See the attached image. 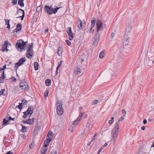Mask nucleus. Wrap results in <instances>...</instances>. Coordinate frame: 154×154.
Wrapping results in <instances>:
<instances>
[{
    "mask_svg": "<svg viewBox=\"0 0 154 154\" xmlns=\"http://www.w3.org/2000/svg\"><path fill=\"white\" fill-rule=\"evenodd\" d=\"M27 44V42H24L23 40L21 39L17 41L16 46L18 51L21 52L25 50Z\"/></svg>",
    "mask_w": 154,
    "mask_h": 154,
    "instance_id": "nucleus-1",
    "label": "nucleus"
},
{
    "mask_svg": "<svg viewBox=\"0 0 154 154\" xmlns=\"http://www.w3.org/2000/svg\"><path fill=\"white\" fill-rule=\"evenodd\" d=\"M56 105L57 107V113L58 115H61L63 112L62 108V101L60 100H57Z\"/></svg>",
    "mask_w": 154,
    "mask_h": 154,
    "instance_id": "nucleus-2",
    "label": "nucleus"
},
{
    "mask_svg": "<svg viewBox=\"0 0 154 154\" xmlns=\"http://www.w3.org/2000/svg\"><path fill=\"white\" fill-rule=\"evenodd\" d=\"M34 107L32 106H29L28 109L26 111L23 112L24 114L22 116V118L23 119H25L28 115L30 117L33 113V112Z\"/></svg>",
    "mask_w": 154,
    "mask_h": 154,
    "instance_id": "nucleus-3",
    "label": "nucleus"
},
{
    "mask_svg": "<svg viewBox=\"0 0 154 154\" xmlns=\"http://www.w3.org/2000/svg\"><path fill=\"white\" fill-rule=\"evenodd\" d=\"M59 8H54L49 6H46L44 8V10L48 14H51L53 13L55 14L57 12V10Z\"/></svg>",
    "mask_w": 154,
    "mask_h": 154,
    "instance_id": "nucleus-4",
    "label": "nucleus"
},
{
    "mask_svg": "<svg viewBox=\"0 0 154 154\" xmlns=\"http://www.w3.org/2000/svg\"><path fill=\"white\" fill-rule=\"evenodd\" d=\"M20 87L21 89L25 91H28L29 87L27 83L24 80L22 81L19 84Z\"/></svg>",
    "mask_w": 154,
    "mask_h": 154,
    "instance_id": "nucleus-5",
    "label": "nucleus"
},
{
    "mask_svg": "<svg viewBox=\"0 0 154 154\" xmlns=\"http://www.w3.org/2000/svg\"><path fill=\"white\" fill-rule=\"evenodd\" d=\"M33 44L32 43L29 45L27 50V53L26 54V57L27 58H32L33 54V51H32Z\"/></svg>",
    "mask_w": 154,
    "mask_h": 154,
    "instance_id": "nucleus-6",
    "label": "nucleus"
},
{
    "mask_svg": "<svg viewBox=\"0 0 154 154\" xmlns=\"http://www.w3.org/2000/svg\"><path fill=\"white\" fill-rule=\"evenodd\" d=\"M11 46V43L8 42V41H5L4 42V44L2 47L1 50L2 51L4 52L5 50H6V52H7V51L9 50L8 48L9 47V46Z\"/></svg>",
    "mask_w": 154,
    "mask_h": 154,
    "instance_id": "nucleus-7",
    "label": "nucleus"
},
{
    "mask_svg": "<svg viewBox=\"0 0 154 154\" xmlns=\"http://www.w3.org/2000/svg\"><path fill=\"white\" fill-rule=\"evenodd\" d=\"M25 61L26 59H25V58H20L18 62L16 63L14 68L17 70L18 67L23 64Z\"/></svg>",
    "mask_w": 154,
    "mask_h": 154,
    "instance_id": "nucleus-8",
    "label": "nucleus"
},
{
    "mask_svg": "<svg viewBox=\"0 0 154 154\" xmlns=\"http://www.w3.org/2000/svg\"><path fill=\"white\" fill-rule=\"evenodd\" d=\"M119 134V130L112 129L111 133L112 140H114Z\"/></svg>",
    "mask_w": 154,
    "mask_h": 154,
    "instance_id": "nucleus-9",
    "label": "nucleus"
},
{
    "mask_svg": "<svg viewBox=\"0 0 154 154\" xmlns=\"http://www.w3.org/2000/svg\"><path fill=\"white\" fill-rule=\"evenodd\" d=\"M77 66L82 67V66H85L86 64V61H85L82 58H78L76 62Z\"/></svg>",
    "mask_w": 154,
    "mask_h": 154,
    "instance_id": "nucleus-10",
    "label": "nucleus"
},
{
    "mask_svg": "<svg viewBox=\"0 0 154 154\" xmlns=\"http://www.w3.org/2000/svg\"><path fill=\"white\" fill-rule=\"evenodd\" d=\"M66 32L69 37V39L71 41L72 40L73 38V35L71 27H68L67 28Z\"/></svg>",
    "mask_w": 154,
    "mask_h": 154,
    "instance_id": "nucleus-11",
    "label": "nucleus"
},
{
    "mask_svg": "<svg viewBox=\"0 0 154 154\" xmlns=\"http://www.w3.org/2000/svg\"><path fill=\"white\" fill-rule=\"evenodd\" d=\"M96 24L97 26V32H98L102 29L103 24L100 21L98 20L97 21Z\"/></svg>",
    "mask_w": 154,
    "mask_h": 154,
    "instance_id": "nucleus-12",
    "label": "nucleus"
},
{
    "mask_svg": "<svg viewBox=\"0 0 154 154\" xmlns=\"http://www.w3.org/2000/svg\"><path fill=\"white\" fill-rule=\"evenodd\" d=\"M99 40V36L98 35H95L92 39L93 44L95 45L97 44V42Z\"/></svg>",
    "mask_w": 154,
    "mask_h": 154,
    "instance_id": "nucleus-13",
    "label": "nucleus"
},
{
    "mask_svg": "<svg viewBox=\"0 0 154 154\" xmlns=\"http://www.w3.org/2000/svg\"><path fill=\"white\" fill-rule=\"evenodd\" d=\"M38 122H37L36 123L35 126V128L33 130V132L35 133L36 132V131H40V129L41 128V126H39L38 125Z\"/></svg>",
    "mask_w": 154,
    "mask_h": 154,
    "instance_id": "nucleus-14",
    "label": "nucleus"
},
{
    "mask_svg": "<svg viewBox=\"0 0 154 154\" xmlns=\"http://www.w3.org/2000/svg\"><path fill=\"white\" fill-rule=\"evenodd\" d=\"M2 77H0V82L1 83H3L4 82V79H5V72L4 71H3L2 75Z\"/></svg>",
    "mask_w": 154,
    "mask_h": 154,
    "instance_id": "nucleus-15",
    "label": "nucleus"
},
{
    "mask_svg": "<svg viewBox=\"0 0 154 154\" xmlns=\"http://www.w3.org/2000/svg\"><path fill=\"white\" fill-rule=\"evenodd\" d=\"M21 24L20 23L18 24L17 25V27L16 29L14 30V32H17L21 29Z\"/></svg>",
    "mask_w": 154,
    "mask_h": 154,
    "instance_id": "nucleus-16",
    "label": "nucleus"
},
{
    "mask_svg": "<svg viewBox=\"0 0 154 154\" xmlns=\"http://www.w3.org/2000/svg\"><path fill=\"white\" fill-rule=\"evenodd\" d=\"M22 11V15L21 16L20 15V16H17L16 17L17 18H20V17H21V20H23V18H24V16H25V13H24V11L23 10H22L21 9H19V11Z\"/></svg>",
    "mask_w": 154,
    "mask_h": 154,
    "instance_id": "nucleus-17",
    "label": "nucleus"
},
{
    "mask_svg": "<svg viewBox=\"0 0 154 154\" xmlns=\"http://www.w3.org/2000/svg\"><path fill=\"white\" fill-rule=\"evenodd\" d=\"M119 122H116L113 129L119 130Z\"/></svg>",
    "mask_w": 154,
    "mask_h": 154,
    "instance_id": "nucleus-18",
    "label": "nucleus"
},
{
    "mask_svg": "<svg viewBox=\"0 0 154 154\" xmlns=\"http://www.w3.org/2000/svg\"><path fill=\"white\" fill-rule=\"evenodd\" d=\"M35 119L34 118H33L32 119H30V118L28 119L27 120L28 122V124L32 125V124H33L34 123V120H35Z\"/></svg>",
    "mask_w": 154,
    "mask_h": 154,
    "instance_id": "nucleus-19",
    "label": "nucleus"
},
{
    "mask_svg": "<svg viewBox=\"0 0 154 154\" xmlns=\"http://www.w3.org/2000/svg\"><path fill=\"white\" fill-rule=\"evenodd\" d=\"M130 40V38L129 37H126L124 41V43L125 46L128 45Z\"/></svg>",
    "mask_w": 154,
    "mask_h": 154,
    "instance_id": "nucleus-20",
    "label": "nucleus"
},
{
    "mask_svg": "<svg viewBox=\"0 0 154 154\" xmlns=\"http://www.w3.org/2000/svg\"><path fill=\"white\" fill-rule=\"evenodd\" d=\"M78 26L79 27V29H82V26H83L82 24V22L81 20H79L78 22Z\"/></svg>",
    "mask_w": 154,
    "mask_h": 154,
    "instance_id": "nucleus-21",
    "label": "nucleus"
},
{
    "mask_svg": "<svg viewBox=\"0 0 154 154\" xmlns=\"http://www.w3.org/2000/svg\"><path fill=\"white\" fill-rule=\"evenodd\" d=\"M47 150V148L44 147L41 148V152L42 154H45Z\"/></svg>",
    "mask_w": 154,
    "mask_h": 154,
    "instance_id": "nucleus-22",
    "label": "nucleus"
},
{
    "mask_svg": "<svg viewBox=\"0 0 154 154\" xmlns=\"http://www.w3.org/2000/svg\"><path fill=\"white\" fill-rule=\"evenodd\" d=\"M7 94V92L5 91V89H1V90L0 91V95H3L4 96H5Z\"/></svg>",
    "mask_w": 154,
    "mask_h": 154,
    "instance_id": "nucleus-23",
    "label": "nucleus"
},
{
    "mask_svg": "<svg viewBox=\"0 0 154 154\" xmlns=\"http://www.w3.org/2000/svg\"><path fill=\"white\" fill-rule=\"evenodd\" d=\"M96 22V19L94 18H93L91 19V26L92 27H94L95 25V24Z\"/></svg>",
    "mask_w": 154,
    "mask_h": 154,
    "instance_id": "nucleus-24",
    "label": "nucleus"
},
{
    "mask_svg": "<svg viewBox=\"0 0 154 154\" xmlns=\"http://www.w3.org/2000/svg\"><path fill=\"white\" fill-rule=\"evenodd\" d=\"M46 85L47 86H49L51 85V80L49 79H47L45 81Z\"/></svg>",
    "mask_w": 154,
    "mask_h": 154,
    "instance_id": "nucleus-25",
    "label": "nucleus"
},
{
    "mask_svg": "<svg viewBox=\"0 0 154 154\" xmlns=\"http://www.w3.org/2000/svg\"><path fill=\"white\" fill-rule=\"evenodd\" d=\"M22 129L21 130V131H22L23 132H27V127L23 125H22Z\"/></svg>",
    "mask_w": 154,
    "mask_h": 154,
    "instance_id": "nucleus-26",
    "label": "nucleus"
},
{
    "mask_svg": "<svg viewBox=\"0 0 154 154\" xmlns=\"http://www.w3.org/2000/svg\"><path fill=\"white\" fill-rule=\"evenodd\" d=\"M7 118L8 117L6 116V117L3 119V125H5L8 124V122H9V120H8V119H7Z\"/></svg>",
    "mask_w": 154,
    "mask_h": 154,
    "instance_id": "nucleus-27",
    "label": "nucleus"
},
{
    "mask_svg": "<svg viewBox=\"0 0 154 154\" xmlns=\"http://www.w3.org/2000/svg\"><path fill=\"white\" fill-rule=\"evenodd\" d=\"M24 0H18V4L20 5L21 7H23L24 6V4L23 2Z\"/></svg>",
    "mask_w": 154,
    "mask_h": 154,
    "instance_id": "nucleus-28",
    "label": "nucleus"
},
{
    "mask_svg": "<svg viewBox=\"0 0 154 154\" xmlns=\"http://www.w3.org/2000/svg\"><path fill=\"white\" fill-rule=\"evenodd\" d=\"M38 63L37 62H35V63L34 66V69L35 70L37 71L38 69Z\"/></svg>",
    "mask_w": 154,
    "mask_h": 154,
    "instance_id": "nucleus-29",
    "label": "nucleus"
},
{
    "mask_svg": "<svg viewBox=\"0 0 154 154\" xmlns=\"http://www.w3.org/2000/svg\"><path fill=\"white\" fill-rule=\"evenodd\" d=\"M93 27H91V26L90 27L89 29H88V31L89 33H91L93 34L94 32V29H93Z\"/></svg>",
    "mask_w": 154,
    "mask_h": 154,
    "instance_id": "nucleus-30",
    "label": "nucleus"
},
{
    "mask_svg": "<svg viewBox=\"0 0 154 154\" xmlns=\"http://www.w3.org/2000/svg\"><path fill=\"white\" fill-rule=\"evenodd\" d=\"M5 24L8 25L7 28L8 29H10V24H9V20L8 19L6 20L5 19Z\"/></svg>",
    "mask_w": 154,
    "mask_h": 154,
    "instance_id": "nucleus-31",
    "label": "nucleus"
},
{
    "mask_svg": "<svg viewBox=\"0 0 154 154\" xmlns=\"http://www.w3.org/2000/svg\"><path fill=\"white\" fill-rule=\"evenodd\" d=\"M131 24H130V25H129L128 26H127L126 28V32H127V33L128 32H129L131 31Z\"/></svg>",
    "mask_w": 154,
    "mask_h": 154,
    "instance_id": "nucleus-32",
    "label": "nucleus"
},
{
    "mask_svg": "<svg viewBox=\"0 0 154 154\" xmlns=\"http://www.w3.org/2000/svg\"><path fill=\"white\" fill-rule=\"evenodd\" d=\"M105 52V51L103 50L100 53L99 55V58H103L104 57Z\"/></svg>",
    "mask_w": 154,
    "mask_h": 154,
    "instance_id": "nucleus-33",
    "label": "nucleus"
},
{
    "mask_svg": "<svg viewBox=\"0 0 154 154\" xmlns=\"http://www.w3.org/2000/svg\"><path fill=\"white\" fill-rule=\"evenodd\" d=\"M23 106V103H19V105H17L16 106V108H18L20 109V110H21V109H22Z\"/></svg>",
    "mask_w": 154,
    "mask_h": 154,
    "instance_id": "nucleus-34",
    "label": "nucleus"
},
{
    "mask_svg": "<svg viewBox=\"0 0 154 154\" xmlns=\"http://www.w3.org/2000/svg\"><path fill=\"white\" fill-rule=\"evenodd\" d=\"M81 66H76V68H77V72L78 73H80L81 72V68L80 67Z\"/></svg>",
    "mask_w": 154,
    "mask_h": 154,
    "instance_id": "nucleus-35",
    "label": "nucleus"
},
{
    "mask_svg": "<svg viewBox=\"0 0 154 154\" xmlns=\"http://www.w3.org/2000/svg\"><path fill=\"white\" fill-rule=\"evenodd\" d=\"M90 123H89L88 122L87 123L85 128L86 131H89V127L90 126Z\"/></svg>",
    "mask_w": 154,
    "mask_h": 154,
    "instance_id": "nucleus-36",
    "label": "nucleus"
},
{
    "mask_svg": "<svg viewBox=\"0 0 154 154\" xmlns=\"http://www.w3.org/2000/svg\"><path fill=\"white\" fill-rule=\"evenodd\" d=\"M53 138V137L52 135L50 137H48V138L47 139V142L50 143L52 140Z\"/></svg>",
    "mask_w": 154,
    "mask_h": 154,
    "instance_id": "nucleus-37",
    "label": "nucleus"
},
{
    "mask_svg": "<svg viewBox=\"0 0 154 154\" xmlns=\"http://www.w3.org/2000/svg\"><path fill=\"white\" fill-rule=\"evenodd\" d=\"M49 93V91L48 90H46L45 91V92L44 94V95L45 97H47L48 96Z\"/></svg>",
    "mask_w": 154,
    "mask_h": 154,
    "instance_id": "nucleus-38",
    "label": "nucleus"
},
{
    "mask_svg": "<svg viewBox=\"0 0 154 154\" xmlns=\"http://www.w3.org/2000/svg\"><path fill=\"white\" fill-rule=\"evenodd\" d=\"M42 6H38L36 9V11L37 12H39L40 11V10L42 9Z\"/></svg>",
    "mask_w": 154,
    "mask_h": 154,
    "instance_id": "nucleus-39",
    "label": "nucleus"
},
{
    "mask_svg": "<svg viewBox=\"0 0 154 154\" xmlns=\"http://www.w3.org/2000/svg\"><path fill=\"white\" fill-rule=\"evenodd\" d=\"M49 143L48 142H44V145L45 146V147L46 148L49 145Z\"/></svg>",
    "mask_w": 154,
    "mask_h": 154,
    "instance_id": "nucleus-40",
    "label": "nucleus"
},
{
    "mask_svg": "<svg viewBox=\"0 0 154 154\" xmlns=\"http://www.w3.org/2000/svg\"><path fill=\"white\" fill-rule=\"evenodd\" d=\"M50 154H57V152L55 150H53L51 152Z\"/></svg>",
    "mask_w": 154,
    "mask_h": 154,
    "instance_id": "nucleus-41",
    "label": "nucleus"
},
{
    "mask_svg": "<svg viewBox=\"0 0 154 154\" xmlns=\"http://www.w3.org/2000/svg\"><path fill=\"white\" fill-rule=\"evenodd\" d=\"M27 102V101L25 100H22V102L21 103H23V106L25 105L26 103Z\"/></svg>",
    "mask_w": 154,
    "mask_h": 154,
    "instance_id": "nucleus-42",
    "label": "nucleus"
},
{
    "mask_svg": "<svg viewBox=\"0 0 154 154\" xmlns=\"http://www.w3.org/2000/svg\"><path fill=\"white\" fill-rule=\"evenodd\" d=\"M97 133L95 134L94 136H93L92 139V140L91 141V143H92L93 141V140L95 139V137L97 136Z\"/></svg>",
    "mask_w": 154,
    "mask_h": 154,
    "instance_id": "nucleus-43",
    "label": "nucleus"
},
{
    "mask_svg": "<svg viewBox=\"0 0 154 154\" xmlns=\"http://www.w3.org/2000/svg\"><path fill=\"white\" fill-rule=\"evenodd\" d=\"M20 136L21 138H22L23 139H25L26 138V136L24 134H21L20 135Z\"/></svg>",
    "mask_w": 154,
    "mask_h": 154,
    "instance_id": "nucleus-44",
    "label": "nucleus"
},
{
    "mask_svg": "<svg viewBox=\"0 0 154 154\" xmlns=\"http://www.w3.org/2000/svg\"><path fill=\"white\" fill-rule=\"evenodd\" d=\"M66 43L68 45H71V43L68 40H66Z\"/></svg>",
    "mask_w": 154,
    "mask_h": 154,
    "instance_id": "nucleus-45",
    "label": "nucleus"
},
{
    "mask_svg": "<svg viewBox=\"0 0 154 154\" xmlns=\"http://www.w3.org/2000/svg\"><path fill=\"white\" fill-rule=\"evenodd\" d=\"M12 3L13 5H15L17 4V0H12Z\"/></svg>",
    "mask_w": 154,
    "mask_h": 154,
    "instance_id": "nucleus-46",
    "label": "nucleus"
},
{
    "mask_svg": "<svg viewBox=\"0 0 154 154\" xmlns=\"http://www.w3.org/2000/svg\"><path fill=\"white\" fill-rule=\"evenodd\" d=\"M11 79L12 80V81L13 82H16L17 79L14 76L12 77Z\"/></svg>",
    "mask_w": 154,
    "mask_h": 154,
    "instance_id": "nucleus-47",
    "label": "nucleus"
},
{
    "mask_svg": "<svg viewBox=\"0 0 154 154\" xmlns=\"http://www.w3.org/2000/svg\"><path fill=\"white\" fill-rule=\"evenodd\" d=\"M14 118H12L10 116H9L8 118V120H9V122L11 120H14Z\"/></svg>",
    "mask_w": 154,
    "mask_h": 154,
    "instance_id": "nucleus-48",
    "label": "nucleus"
},
{
    "mask_svg": "<svg viewBox=\"0 0 154 154\" xmlns=\"http://www.w3.org/2000/svg\"><path fill=\"white\" fill-rule=\"evenodd\" d=\"M52 134V131H49L48 134L47 136L49 137V136H51Z\"/></svg>",
    "mask_w": 154,
    "mask_h": 154,
    "instance_id": "nucleus-49",
    "label": "nucleus"
},
{
    "mask_svg": "<svg viewBox=\"0 0 154 154\" xmlns=\"http://www.w3.org/2000/svg\"><path fill=\"white\" fill-rule=\"evenodd\" d=\"M124 119V116H122L121 117L119 120V121L118 122H121L122 121L123 119Z\"/></svg>",
    "mask_w": 154,
    "mask_h": 154,
    "instance_id": "nucleus-50",
    "label": "nucleus"
},
{
    "mask_svg": "<svg viewBox=\"0 0 154 154\" xmlns=\"http://www.w3.org/2000/svg\"><path fill=\"white\" fill-rule=\"evenodd\" d=\"M63 51V48H62L61 47H59L58 49V51L57 52H59L60 51Z\"/></svg>",
    "mask_w": 154,
    "mask_h": 154,
    "instance_id": "nucleus-51",
    "label": "nucleus"
},
{
    "mask_svg": "<svg viewBox=\"0 0 154 154\" xmlns=\"http://www.w3.org/2000/svg\"><path fill=\"white\" fill-rule=\"evenodd\" d=\"M113 120H109V124L110 125H111L113 123Z\"/></svg>",
    "mask_w": 154,
    "mask_h": 154,
    "instance_id": "nucleus-52",
    "label": "nucleus"
},
{
    "mask_svg": "<svg viewBox=\"0 0 154 154\" xmlns=\"http://www.w3.org/2000/svg\"><path fill=\"white\" fill-rule=\"evenodd\" d=\"M62 51H60L59 52H57V54L59 56H61L62 54Z\"/></svg>",
    "mask_w": 154,
    "mask_h": 154,
    "instance_id": "nucleus-53",
    "label": "nucleus"
},
{
    "mask_svg": "<svg viewBox=\"0 0 154 154\" xmlns=\"http://www.w3.org/2000/svg\"><path fill=\"white\" fill-rule=\"evenodd\" d=\"M122 113L124 115V116H125L126 114V111L125 109H123L122 110Z\"/></svg>",
    "mask_w": 154,
    "mask_h": 154,
    "instance_id": "nucleus-54",
    "label": "nucleus"
},
{
    "mask_svg": "<svg viewBox=\"0 0 154 154\" xmlns=\"http://www.w3.org/2000/svg\"><path fill=\"white\" fill-rule=\"evenodd\" d=\"M115 32H112L111 34V37L112 38H113L114 36H115Z\"/></svg>",
    "mask_w": 154,
    "mask_h": 154,
    "instance_id": "nucleus-55",
    "label": "nucleus"
},
{
    "mask_svg": "<svg viewBox=\"0 0 154 154\" xmlns=\"http://www.w3.org/2000/svg\"><path fill=\"white\" fill-rule=\"evenodd\" d=\"M77 121H76V120L75 121H74L73 122V124L75 125H76L78 123V122H77Z\"/></svg>",
    "mask_w": 154,
    "mask_h": 154,
    "instance_id": "nucleus-56",
    "label": "nucleus"
},
{
    "mask_svg": "<svg viewBox=\"0 0 154 154\" xmlns=\"http://www.w3.org/2000/svg\"><path fill=\"white\" fill-rule=\"evenodd\" d=\"M22 122L24 124L27 123V124H28V122L27 120H26L25 121L23 120L22 121Z\"/></svg>",
    "mask_w": 154,
    "mask_h": 154,
    "instance_id": "nucleus-57",
    "label": "nucleus"
},
{
    "mask_svg": "<svg viewBox=\"0 0 154 154\" xmlns=\"http://www.w3.org/2000/svg\"><path fill=\"white\" fill-rule=\"evenodd\" d=\"M103 148L102 147V146L99 149V150L98 151V153H100V151L102 150L103 149Z\"/></svg>",
    "mask_w": 154,
    "mask_h": 154,
    "instance_id": "nucleus-58",
    "label": "nucleus"
},
{
    "mask_svg": "<svg viewBox=\"0 0 154 154\" xmlns=\"http://www.w3.org/2000/svg\"><path fill=\"white\" fill-rule=\"evenodd\" d=\"M62 63V61L61 60H60V61L58 63V66H60Z\"/></svg>",
    "mask_w": 154,
    "mask_h": 154,
    "instance_id": "nucleus-59",
    "label": "nucleus"
},
{
    "mask_svg": "<svg viewBox=\"0 0 154 154\" xmlns=\"http://www.w3.org/2000/svg\"><path fill=\"white\" fill-rule=\"evenodd\" d=\"M29 147L31 149H32L33 148V145L32 143L30 144Z\"/></svg>",
    "mask_w": 154,
    "mask_h": 154,
    "instance_id": "nucleus-60",
    "label": "nucleus"
},
{
    "mask_svg": "<svg viewBox=\"0 0 154 154\" xmlns=\"http://www.w3.org/2000/svg\"><path fill=\"white\" fill-rule=\"evenodd\" d=\"M98 101L97 100H95L93 102V103L94 104H97V102H98Z\"/></svg>",
    "mask_w": 154,
    "mask_h": 154,
    "instance_id": "nucleus-61",
    "label": "nucleus"
},
{
    "mask_svg": "<svg viewBox=\"0 0 154 154\" xmlns=\"http://www.w3.org/2000/svg\"><path fill=\"white\" fill-rule=\"evenodd\" d=\"M147 120L146 119H144L143 120V124H146L147 123Z\"/></svg>",
    "mask_w": 154,
    "mask_h": 154,
    "instance_id": "nucleus-62",
    "label": "nucleus"
},
{
    "mask_svg": "<svg viewBox=\"0 0 154 154\" xmlns=\"http://www.w3.org/2000/svg\"><path fill=\"white\" fill-rule=\"evenodd\" d=\"M107 145H108V144L107 143H105L104 144V145L103 146H102V147H103V148H104Z\"/></svg>",
    "mask_w": 154,
    "mask_h": 154,
    "instance_id": "nucleus-63",
    "label": "nucleus"
},
{
    "mask_svg": "<svg viewBox=\"0 0 154 154\" xmlns=\"http://www.w3.org/2000/svg\"><path fill=\"white\" fill-rule=\"evenodd\" d=\"M141 129L143 130H144L146 129V127L144 126H143L141 127Z\"/></svg>",
    "mask_w": 154,
    "mask_h": 154,
    "instance_id": "nucleus-64",
    "label": "nucleus"
}]
</instances>
